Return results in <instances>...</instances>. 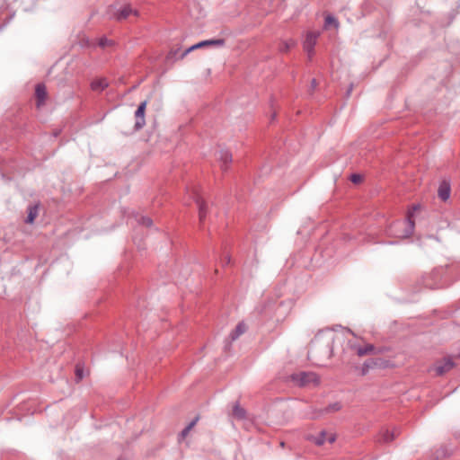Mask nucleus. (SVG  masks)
Returning a JSON list of instances; mask_svg holds the SVG:
<instances>
[{
  "label": "nucleus",
  "instance_id": "nucleus-16",
  "mask_svg": "<svg viewBox=\"0 0 460 460\" xmlns=\"http://www.w3.org/2000/svg\"><path fill=\"white\" fill-rule=\"evenodd\" d=\"M350 348L356 351L357 355L359 357L375 353L376 348L372 344H367L364 347L361 346H356V345H350Z\"/></svg>",
  "mask_w": 460,
  "mask_h": 460
},
{
  "label": "nucleus",
  "instance_id": "nucleus-23",
  "mask_svg": "<svg viewBox=\"0 0 460 460\" xmlns=\"http://www.w3.org/2000/svg\"><path fill=\"white\" fill-rule=\"evenodd\" d=\"M296 45V41L293 40H288L286 41H283L279 47L280 51L287 52L292 47Z\"/></svg>",
  "mask_w": 460,
  "mask_h": 460
},
{
  "label": "nucleus",
  "instance_id": "nucleus-20",
  "mask_svg": "<svg viewBox=\"0 0 460 460\" xmlns=\"http://www.w3.org/2000/svg\"><path fill=\"white\" fill-rule=\"evenodd\" d=\"M109 85L108 81L105 78L96 79L92 82L91 88L93 91H103Z\"/></svg>",
  "mask_w": 460,
  "mask_h": 460
},
{
  "label": "nucleus",
  "instance_id": "nucleus-6",
  "mask_svg": "<svg viewBox=\"0 0 460 460\" xmlns=\"http://www.w3.org/2000/svg\"><path fill=\"white\" fill-rule=\"evenodd\" d=\"M203 44H217V47H222L225 45V40L224 39H217V40H208L200 41L195 45L190 46L187 49H185L180 56V58H184L190 52H191L194 49H199L203 47Z\"/></svg>",
  "mask_w": 460,
  "mask_h": 460
},
{
  "label": "nucleus",
  "instance_id": "nucleus-9",
  "mask_svg": "<svg viewBox=\"0 0 460 460\" xmlns=\"http://www.w3.org/2000/svg\"><path fill=\"white\" fill-rule=\"evenodd\" d=\"M455 367V363L451 358H444L442 362L437 363L434 369L437 376H443L449 372Z\"/></svg>",
  "mask_w": 460,
  "mask_h": 460
},
{
  "label": "nucleus",
  "instance_id": "nucleus-5",
  "mask_svg": "<svg viewBox=\"0 0 460 460\" xmlns=\"http://www.w3.org/2000/svg\"><path fill=\"white\" fill-rule=\"evenodd\" d=\"M308 439L313 441L317 446H322L326 441L329 443H333L336 439V436L332 433L328 434L325 430H322L317 436H309Z\"/></svg>",
  "mask_w": 460,
  "mask_h": 460
},
{
  "label": "nucleus",
  "instance_id": "nucleus-1",
  "mask_svg": "<svg viewBox=\"0 0 460 460\" xmlns=\"http://www.w3.org/2000/svg\"><path fill=\"white\" fill-rule=\"evenodd\" d=\"M335 335L331 332L317 333L310 343L308 358L312 361L330 358L333 352Z\"/></svg>",
  "mask_w": 460,
  "mask_h": 460
},
{
  "label": "nucleus",
  "instance_id": "nucleus-15",
  "mask_svg": "<svg viewBox=\"0 0 460 460\" xmlns=\"http://www.w3.org/2000/svg\"><path fill=\"white\" fill-rule=\"evenodd\" d=\"M450 184L447 181H443L438 190V195L439 199L443 201H446L450 197Z\"/></svg>",
  "mask_w": 460,
  "mask_h": 460
},
{
  "label": "nucleus",
  "instance_id": "nucleus-13",
  "mask_svg": "<svg viewBox=\"0 0 460 460\" xmlns=\"http://www.w3.org/2000/svg\"><path fill=\"white\" fill-rule=\"evenodd\" d=\"M383 364L382 359L380 358H370L364 362L361 367V375L366 376L370 369L379 367Z\"/></svg>",
  "mask_w": 460,
  "mask_h": 460
},
{
  "label": "nucleus",
  "instance_id": "nucleus-29",
  "mask_svg": "<svg viewBox=\"0 0 460 460\" xmlns=\"http://www.w3.org/2000/svg\"><path fill=\"white\" fill-rule=\"evenodd\" d=\"M230 261H231V258L229 255H226L222 260H221V263L223 266L225 265H227L230 263Z\"/></svg>",
  "mask_w": 460,
  "mask_h": 460
},
{
  "label": "nucleus",
  "instance_id": "nucleus-4",
  "mask_svg": "<svg viewBox=\"0 0 460 460\" xmlns=\"http://www.w3.org/2000/svg\"><path fill=\"white\" fill-rule=\"evenodd\" d=\"M146 105H147L146 101L142 102L138 105L137 111H135V119H136L135 125H134L135 131H138V130L142 129L146 124L145 112H146Z\"/></svg>",
  "mask_w": 460,
  "mask_h": 460
},
{
  "label": "nucleus",
  "instance_id": "nucleus-7",
  "mask_svg": "<svg viewBox=\"0 0 460 460\" xmlns=\"http://www.w3.org/2000/svg\"><path fill=\"white\" fill-rule=\"evenodd\" d=\"M318 37H319V32H317V31H310L306 35V38L304 41V49L307 52L309 58H311L314 53V48L316 44V40H317Z\"/></svg>",
  "mask_w": 460,
  "mask_h": 460
},
{
  "label": "nucleus",
  "instance_id": "nucleus-27",
  "mask_svg": "<svg viewBox=\"0 0 460 460\" xmlns=\"http://www.w3.org/2000/svg\"><path fill=\"white\" fill-rule=\"evenodd\" d=\"M350 181L353 183L358 184L362 181V176L360 174H357V173L351 174Z\"/></svg>",
  "mask_w": 460,
  "mask_h": 460
},
{
  "label": "nucleus",
  "instance_id": "nucleus-32",
  "mask_svg": "<svg viewBox=\"0 0 460 460\" xmlns=\"http://www.w3.org/2000/svg\"><path fill=\"white\" fill-rule=\"evenodd\" d=\"M317 86V82L315 79H313L311 82V88L314 90Z\"/></svg>",
  "mask_w": 460,
  "mask_h": 460
},
{
  "label": "nucleus",
  "instance_id": "nucleus-12",
  "mask_svg": "<svg viewBox=\"0 0 460 460\" xmlns=\"http://www.w3.org/2000/svg\"><path fill=\"white\" fill-rule=\"evenodd\" d=\"M216 156L222 163V169L226 170L227 164L232 162V155L229 153V151L226 149H219L217 151Z\"/></svg>",
  "mask_w": 460,
  "mask_h": 460
},
{
  "label": "nucleus",
  "instance_id": "nucleus-22",
  "mask_svg": "<svg viewBox=\"0 0 460 460\" xmlns=\"http://www.w3.org/2000/svg\"><path fill=\"white\" fill-rule=\"evenodd\" d=\"M136 220L139 225L146 227H151L153 226V220L148 217L137 215Z\"/></svg>",
  "mask_w": 460,
  "mask_h": 460
},
{
  "label": "nucleus",
  "instance_id": "nucleus-14",
  "mask_svg": "<svg viewBox=\"0 0 460 460\" xmlns=\"http://www.w3.org/2000/svg\"><path fill=\"white\" fill-rule=\"evenodd\" d=\"M341 409V402H336L329 404L327 407H325L323 409H320V410L316 411L311 418L316 419L322 414L335 412V411H340Z\"/></svg>",
  "mask_w": 460,
  "mask_h": 460
},
{
  "label": "nucleus",
  "instance_id": "nucleus-24",
  "mask_svg": "<svg viewBox=\"0 0 460 460\" xmlns=\"http://www.w3.org/2000/svg\"><path fill=\"white\" fill-rule=\"evenodd\" d=\"M325 27L329 26V25H333L334 27H338L339 26V22L337 21V19L332 16V15H327L325 17V23H324Z\"/></svg>",
  "mask_w": 460,
  "mask_h": 460
},
{
  "label": "nucleus",
  "instance_id": "nucleus-8",
  "mask_svg": "<svg viewBox=\"0 0 460 460\" xmlns=\"http://www.w3.org/2000/svg\"><path fill=\"white\" fill-rule=\"evenodd\" d=\"M192 195H193V199L196 202L198 208H199V222L203 223V221L206 217V215H207V211H208L207 205H206L205 201L203 200V199L198 193L197 190H193Z\"/></svg>",
  "mask_w": 460,
  "mask_h": 460
},
{
  "label": "nucleus",
  "instance_id": "nucleus-30",
  "mask_svg": "<svg viewBox=\"0 0 460 460\" xmlns=\"http://www.w3.org/2000/svg\"><path fill=\"white\" fill-rule=\"evenodd\" d=\"M190 430V427H186V428H185V429H182V431L181 432V436L182 438H185V437L189 434Z\"/></svg>",
  "mask_w": 460,
  "mask_h": 460
},
{
  "label": "nucleus",
  "instance_id": "nucleus-3",
  "mask_svg": "<svg viewBox=\"0 0 460 460\" xmlns=\"http://www.w3.org/2000/svg\"><path fill=\"white\" fill-rule=\"evenodd\" d=\"M109 14L111 18L117 21L126 20L130 14L138 15V12L131 8L130 5H124L121 9H116L115 6H110Z\"/></svg>",
  "mask_w": 460,
  "mask_h": 460
},
{
  "label": "nucleus",
  "instance_id": "nucleus-21",
  "mask_svg": "<svg viewBox=\"0 0 460 460\" xmlns=\"http://www.w3.org/2000/svg\"><path fill=\"white\" fill-rule=\"evenodd\" d=\"M245 410L236 402L233 407V416L238 420H243L245 418Z\"/></svg>",
  "mask_w": 460,
  "mask_h": 460
},
{
  "label": "nucleus",
  "instance_id": "nucleus-11",
  "mask_svg": "<svg viewBox=\"0 0 460 460\" xmlns=\"http://www.w3.org/2000/svg\"><path fill=\"white\" fill-rule=\"evenodd\" d=\"M417 209H419V206L415 205L412 207V209L410 210L407 214V217H406L407 226H406V229H405V232L403 234V236H405V237L410 236L413 233V230H414L413 214H414V211Z\"/></svg>",
  "mask_w": 460,
  "mask_h": 460
},
{
  "label": "nucleus",
  "instance_id": "nucleus-25",
  "mask_svg": "<svg viewBox=\"0 0 460 460\" xmlns=\"http://www.w3.org/2000/svg\"><path fill=\"white\" fill-rule=\"evenodd\" d=\"M112 44V40L107 39V38H101L99 40V46L101 48H105L107 46H111Z\"/></svg>",
  "mask_w": 460,
  "mask_h": 460
},
{
  "label": "nucleus",
  "instance_id": "nucleus-33",
  "mask_svg": "<svg viewBox=\"0 0 460 460\" xmlns=\"http://www.w3.org/2000/svg\"><path fill=\"white\" fill-rule=\"evenodd\" d=\"M208 46H216V47H217V44H203V47H208Z\"/></svg>",
  "mask_w": 460,
  "mask_h": 460
},
{
  "label": "nucleus",
  "instance_id": "nucleus-28",
  "mask_svg": "<svg viewBox=\"0 0 460 460\" xmlns=\"http://www.w3.org/2000/svg\"><path fill=\"white\" fill-rule=\"evenodd\" d=\"M75 376H76L77 382L81 381L84 376L83 369L81 367H79L78 366L75 368Z\"/></svg>",
  "mask_w": 460,
  "mask_h": 460
},
{
  "label": "nucleus",
  "instance_id": "nucleus-19",
  "mask_svg": "<svg viewBox=\"0 0 460 460\" xmlns=\"http://www.w3.org/2000/svg\"><path fill=\"white\" fill-rule=\"evenodd\" d=\"M246 330H247V327H246L245 323L243 322L239 323L236 325L235 329L234 331H232V332L229 335L231 341L237 340L240 335H242L243 333H244L246 332Z\"/></svg>",
  "mask_w": 460,
  "mask_h": 460
},
{
  "label": "nucleus",
  "instance_id": "nucleus-26",
  "mask_svg": "<svg viewBox=\"0 0 460 460\" xmlns=\"http://www.w3.org/2000/svg\"><path fill=\"white\" fill-rule=\"evenodd\" d=\"M179 52H180V49L179 48L178 49H172L169 51L168 55H167V59L170 60V59L174 58L179 54Z\"/></svg>",
  "mask_w": 460,
  "mask_h": 460
},
{
  "label": "nucleus",
  "instance_id": "nucleus-18",
  "mask_svg": "<svg viewBox=\"0 0 460 460\" xmlns=\"http://www.w3.org/2000/svg\"><path fill=\"white\" fill-rule=\"evenodd\" d=\"M35 95L38 101V106H40L42 103H44L47 97V90L44 84H38L36 85Z\"/></svg>",
  "mask_w": 460,
  "mask_h": 460
},
{
  "label": "nucleus",
  "instance_id": "nucleus-17",
  "mask_svg": "<svg viewBox=\"0 0 460 460\" xmlns=\"http://www.w3.org/2000/svg\"><path fill=\"white\" fill-rule=\"evenodd\" d=\"M39 204L30 205L27 208V217L25 219V223L32 224L39 215Z\"/></svg>",
  "mask_w": 460,
  "mask_h": 460
},
{
  "label": "nucleus",
  "instance_id": "nucleus-31",
  "mask_svg": "<svg viewBox=\"0 0 460 460\" xmlns=\"http://www.w3.org/2000/svg\"><path fill=\"white\" fill-rule=\"evenodd\" d=\"M199 418H195L187 427H190V429L196 425Z\"/></svg>",
  "mask_w": 460,
  "mask_h": 460
},
{
  "label": "nucleus",
  "instance_id": "nucleus-2",
  "mask_svg": "<svg viewBox=\"0 0 460 460\" xmlns=\"http://www.w3.org/2000/svg\"><path fill=\"white\" fill-rule=\"evenodd\" d=\"M291 380L299 386H305L311 384L317 385L319 379L314 372H299L291 376Z\"/></svg>",
  "mask_w": 460,
  "mask_h": 460
},
{
  "label": "nucleus",
  "instance_id": "nucleus-10",
  "mask_svg": "<svg viewBox=\"0 0 460 460\" xmlns=\"http://www.w3.org/2000/svg\"><path fill=\"white\" fill-rule=\"evenodd\" d=\"M400 431L398 429L394 428L392 431L388 429H383L379 437L377 438L378 443H390L392 442L398 435Z\"/></svg>",
  "mask_w": 460,
  "mask_h": 460
}]
</instances>
